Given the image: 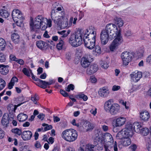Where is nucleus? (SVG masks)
<instances>
[{
    "instance_id": "28",
    "label": "nucleus",
    "mask_w": 151,
    "mask_h": 151,
    "mask_svg": "<svg viewBox=\"0 0 151 151\" xmlns=\"http://www.w3.org/2000/svg\"><path fill=\"white\" fill-rule=\"evenodd\" d=\"M11 38L15 44H18L19 42V36L17 33H14L12 34L11 36Z\"/></svg>"
},
{
    "instance_id": "1",
    "label": "nucleus",
    "mask_w": 151,
    "mask_h": 151,
    "mask_svg": "<svg viewBox=\"0 0 151 151\" xmlns=\"http://www.w3.org/2000/svg\"><path fill=\"white\" fill-rule=\"evenodd\" d=\"M109 46L111 51L117 49L123 42L121 36V30L118 29L117 26L115 24L109 23L107 24L105 28L101 31L100 37L101 44L104 45L108 42L109 39L111 40L116 37Z\"/></svg>"
},
{
    "instance_id": "58",
    "label": "nucleus",
    "mask_w": 151,
    "mask_h": 151,
    "mask_svg": "<svg viewBox=\"0 0 151 151\" xmlns=\"http://www.w3.org/2000/svg\"><path fill=\"white\" fill-rule=\"evenodd\" d=\"M114 150V151H118V149L117 146V142L116 141H115L114 145L113 146Z\"/></svg>"
},
{
    "instance_id": "39",
    "label": "nucleus",
    "mask_w": 151,
    "mask_h": 151,
    "mask_svg": "<svg viewBox=\"0 0 151 151\" xmlns=\"http://www.w3.org/2000/svg\"><path fill=\"white\" fill-rule=\"evenodd\" d=\"M59 42L57 44L56 47L58 50H60L62 49L63 46L64 45V42L62 39L60 38Z\"/></svg>"
},
{
    "instance_id": "30",
    "label": "nucleus",
    "mask_w": 151,
    "mask_h": 151,
    "mask_svg": "<svg viewBox=\"0 0 151 151\" xmlns=\"http://www.w3.org/2000/svg\"><path fill=\"white\" fill-rule=\"evenodd\" d=\"M114 20L115 24H116L119 28L122 26L124 24V21L122 19L116 17L114 19Z\"/></svg>"
},
{
    "instance_id": "46",
    "label": "nucleus",
    "mask_w": 151,
    "mask_h": 151,
    "mask_svg": "<svg viewBox=\"0 0 151 151\" xmlns=\"http://www.w3.org/2000/svg\"><path fill=\"white\" fill-rule=\"evenodd\" d=\"M15 112H9V114H7L8 115V118H11L13 119L15 116Z\"/></svg>"
},
{
    "instance_id": "60",
    "label": "nucleus",
    "mask_w": 151,
    "mask_h": 151,
    "mask_svg": "<svg viewBox=\"0 0 151 151\" xmlns=\"http://www.w3.org/2000/svg\"><path fill=\"white\" fill-rule=\"evenodd\" d=\"M45 116V115L42 113L40 114L37 116V117H38V118L39 119H41V120H43Z\"/></svg>"
},
{
    "instance_id": "9",
    "label": "nucleus",
    "mask_w": 151,
    "mask_h": 151,
    "mask_svg": "<svg viewBox=\"0 0 151 151\" xmlns=\"http://www.w3.org/2000/svg\"><path fill=\"white\" fill-rule=\"evenodd\" d=\"M127 127L128 130H130L131 133H130V135H132L134 131L139 132L142 127L140 124L138 122H135L133 124H129L126 125Z\"/></svg>"
},
{
    "instance_id": "36",
    "label": "nucleus",
    "mask_w": 151,
    "mask_h": 151,
    "mask_svg": "<svg viewBox=\"0 0 151 151\" xmlns=\"http://www.w3.org/2000/svg\"><path fill=\"white\" fill-rule=\"evenodd\" d=\"M6 46L5 40L2 38H0V50H4Z\"/></svg>"
},
{
    "instance_id": "24",
    "label": "nucleus",
    "mask_w": 151,
    "mask_h": 151,
    "mask_svg": "<svg viewBox=\"0 0 151 151\" xmlns=\"http://www.w3.org/2000/svg\"><path fill=\"white\" fill-rule=\"evenodd\" d=\"M7 114H4L1 121V123L4 127H7L9 124V120Z\"/></svg>"
},
{
    "instance_id": "35",
    "label": "nucleus",
    "mask_w": 151,
    "mask_h": 151,
    "mask_svg": "<svg viewBox=\"0 0 151 151\" xmlns=\"http://www.w3.org/2000/svg\"><path fill=\"white\" fill-rule=\"evenodd\" d=\"M0 14L1 17L3 18H6L8 17L9 15V14L7 10L2 9L0 11Z\"/></svg>"
},
{
    "instance_id": "18",
    "label": "nucleus",
    "mask_w": 151,
    "mask_h": 151,
    "mask_svg": "<svg viewBox=\"0 0 151 151\" xmlns=\"http://www.w3.org/2000/svg\"><path fill=\"white\" fill-rule=\"evenodd\" d=\"M140 118L144 121H147L150 117V114L148 112L146 111H142L140 113Z\"/></svg>"
},
{
    "instance_id": "4",
    "label": "nucleus",
    "mask_w": 151,
    "mask_h": 151,
    "mask_svg": "<svg viewBox=\"0 0 151 151\" xmlns=\"http://www.w3.org/2000/svg\"><path fill=\"white\" fill-rule=\"evenodd\" d=\"M83 30L81 28L76 29L75 33L72 34L70 36L69 43L73 47H76L80 46L83 42Z\"/></svg>"
},
{
    "instance_id": "5",
    "label": "nucleus",
    "mask_w": 151,
    "mask_h": 151,
    "mask_svg": "<svg viewBox=\"0 0 151 151\" xmlns=\"http://www.w3.org/2000/svg\"><path fill=\"white\" fill-rule=\"evenodd\" d=\"M112 99H109L105 102L104 104V109L106 112H109L112 115H115L120 111V106L116 103L112 104Z\"/></svg>"
},
{
    "instance_id": "17",
    "label": "nucleus",
    "mask_w": 151,
    "mask_h": 151,
    "mask_svg": "<svg viewBox=\"0 0 151 151\" xmlns=\"http://www.w3.org/2000/svg\"><path fill=\"white\" fill-rule=\"evenodd\" d=\"M132 80L134 82H136L139 81L142 77V73L140 72L137 73H134L130 75Z\"/></svg>"
},
{
    "instance_id": "19",
    "label": "nucleus",
    "mask_w": 151,
    "mask_h": 151,
    "mask_svg": "<svg viewBox=\"0 0 151 151\" xmlns=\"http://www.w3.org/2000/svg\"><path fill=\"white\" fill-rule=\"evenodd\" d=\"M83 127L87 131L93 129L94 127L93 124L87 121H82Z\"/></svg>"
},
{
    "instance_id": "51",
    "label": "nucleus",
    "mask_w": 151,
    "mask_h": 151,
    "mask_svg": "<svg viewBox=\"0 0 151 151\" xmlns=\"http://www.w3.org/2000/svg\"><path fill=\"white\" fill-rule=\"evenodd\" d=\"M137 148V146L135 144L132 145L129 147V148L132 151H135Z\"/></svg>"
},
{
    "instance_id": "13",
    "label": "nucleus",
    "mask_w": 151,
    "mask_h": 151,
    "mask_svg": "<svg viewBox=\"0 0 151 151\" xmlns=\"http://www.w3.org/2000/svg\"><path fill=\"white\" fill-rule=\"evenodd\" d=\"M95 137L94 138V144L96 145L99 143H101L103 142V139L101 137V132L97 129L95 131Z\"/></svg>"
},
{
    "instance_id": "29",
    "label": "nucleus",
    "mask_w": 151,
    "mask_h": 151,
    "mask_svg": "<svg viewBox=\"0 0 151 151\" xmlns=\"http://www.w3.org/2000/svg\"><path fill=\"white\" fill-rule=\"evenodd\" d=\"M28 118L27 115L23 113L19 114L17 116L18 120L20 122L25 121Z\"/></svg>"
},
{
    "instance_id": "48",
    "label": "nucleus",
    "mask_w": 151,
    "mask_h": 151,
    "mask_svg": "<svg viewBox=\"0 0 151 151\" xmlns=\"http://www.w3.org/2000/svg\"><path fill=\"white\" fill-rule=\"evenodd\" d=\"M95 51L96 52L100 54L101 53V51L100 47L98 45H96L95 47Z\"/></svg>"
},
{
    "instance_id": "41",
    "label": "nucleus",
    "mask_w": 151,
    "mask_h": 151,
    "mask_svg": "<svg viewBox=\"0 0 151 151\" xmlns=\"http://www.w3.org/2000/svg\"><path fill=\"white\" fill-rule=\"evenodd\" d=\"M6 82L2 79L0 78V90H1L5 86Z\"/></svg>"
},
{
    "instance_id": "25",
    "label": "nucleus",
    "mask_w": 151,
    "mask_h": 151,
    "mask_svg": "<svg viewBox=\"0 0 151 151\" xmlns=\"http://www.w3.org/2000/svg\"><path fill=\"white\" fill-rule=\"evenodd\" d=\"M109 93V91L106 89L104 87L100 88L99 91V95L101 97H106L107 96Z\"/></svg>"
},
{
    "instance_id": "22",
    "label": "nucleus",
    "mask_w": 151,
    "mask_h": 151,
    "mask_svg": "<svg viewBox=\"0 0 151 151\" xmlns=\"http://www.w3.org/2000/svg\"><path fill=\"white\" fill-rule=\"evenodd\" d=\"M90 60H89L88 58L83 57L81 60V64L82 66L84 68L88 67L90 64Z\"/></svg>"
},
{
    "instance_id": "21",
    "label": "nucleus",
    "mask_w": 151,
    "mask_h": 151,
    "mask_svg": "<svg viewBox=\"0 0 151 151\" xmlns=\"http://www.w3.org/2000/svg\"><path fill=\"white\" fill-rule=\"evenodd\" d=\"M126 121V119L124 117H120L117 118L116 120L115 126L116 127H120L124 124Z\"/></svg>"
},
{
    "instance_id": "16",
    "label": "nucleus",
    "mask_w": 151,
    "mask_h": 151,
    "mask_svg": "<svg viewBox=\"0 0 151 151\" xmlns=\"http://www.w3.org/2000/svg\"><path fill=\"white\" fill-rule=\"evenodd\" d=\"M32 135V133L30 131H23L22 134V138L24 141L29 140L31 138Z\"/></svg>"
},
{
    "instance_id": "14",
    "label": "nucleus",
    "mask_w": 151,
    "mask_h": 151,
    "mask_svg": "<svg viewBox=\"0 0 151 151\" xmlns=\"http://www.w3.org/2000/svg\"><path fill=\"white\" fill-rule=\"evenodd\" d=\"M98 66L96 64H93L89 66H88L86 71V73L91 75L96 73L98 70Z\"/></svg>"
},
{
    "instance_id": "33",
    "label": "nucleus",
    "mask_w": 151,
    "mask_h": 151,
    "mask_svg": "<svg viewBox=\"0 0 151 151\" xmlns=\"http://www.w3.org/2000/svg\"><path fill=\"white\" fill-rule=\"evenodd\" d=\"M131 142V140L129 138L126 137L122 140V143L124 146H127L129 145Z\"/></svg>"
},
{
    "instance_id": "10",
    "label": "nucleus",
    "mask_w": 151,
    "mask_h": 151,
    "mask_svg": "<svg viewBox=\"0 0 151 151\" xmlns=\"http://www.w3.org/2000/svg\"><path fill=\"white\" fill-rule=\"evenodd\" d=\"M12 18L15 22H22L24 19V17L19 10L18 9L14 10L12 13Z\"/></svg>"
},
{
    "instance_id": "31",
    "label": "nucleus",
    "mask_w": 151,
    "mask_h": 151,
    "mask_svg": "<svg viewBox=\"0 0 151 151\" xmlns=\"http://www.w3.org/2000/svg\"><path fill=\"white\" fill-rule=\"evenodd\" d=\"M70 31L69 30H63L61 31H58V33L61 35V38H65L67 37L68 35L70 33Z\"/></svg>"
},
{
    "instance_id": "2",
    "label": "nucleus",
    "mask_w": 151,
    "mask_h": 151,
    "mask_svg": "<svg viewBox=\"0 0 151 151\" xmlns=\"http://www.w3.org/2000/svg\"><path fill=\"white\" fill-rule=\"evenodd\" d=\"M47 19L44 18L41 15H38L35 19L34 21L32 18L30 19L29 22L30 29L31 31H35V29H39L41 28V30H45L47 28V24L45 21Z\"/></svg>"
},
{
    "instance_id": "44",
    "label": "nucleus",
    "mask_w": 151,
    "mask_h": 151,
    "mask_svg": "<svg viewBox=\"0 0 151 151\" xmlns=\"http://www.w3.org/2000/svg\"><path fill=\"white\" fill-rule=\"evenodd\" d=\"M101 66L105 69H106L109 67L108 63L107 61H105L101 63Z\"/></svg>"
},
{
    "instance_id": "53",
    "label": "nucleus",
    "mask_w": 151,
    "mask_h": 151,
    "mask_svg": "<svg viewBox=\"0 0 151 151\" xmlns=\"http://www.w3.org/2000/svg\"><path fill=\"white\" fill-rule=\"evenodd\" d=\"M5 135L4 132L0 128V138L2 139L3 138Z\"/></svg>"
},
{
    "instance_id": "20",
    "label": "nucleus",
    "mask_w": 151,
    "mask_h": 151,
    "mask_svg": "<svg viewBox=\"0 0 151 151\" xmlns=\"http://www.w3.org/2000/svg\"><path fill=\"white\" fill-rule=\"evenodd\" d=\"M95 146L93 145H87L85 147L83 146L80 147L79 150L80 151H94Z\"/></svg>"
},
{
    "instance_id": "63",
    "label": "nucleus",
    "mask_w": 151,
    "mask_h": 151,
    "mask_svg": "<svg viewBox=\"0 0 151 151\" xmlns=\"http://www.w3.org/2000/svg\"><path fill=\"white\" fill-rule=\"evenodd\" d=\"M35 146L37 148H39L41 147L40 143L38 141L36 142Z\"/></svg>"
},
{
    "instance_id": "50",
    "label": "nucleus",
    "mask_w": 151,
    "mask_h": 151,
    "mask_svg": "<svg viewBox=\"0 0 151 151\" xmlns=\"http://www.w3.org/2000/svg\"><path fill=\"white\" fill-rule=\"evenodd\" d=\"M132 35V33L130 30H127L125 33V36L127 37L131 36Z\"/></svg>"
},
{
    "instance_id": "6",
    "label": "nucleus",
    "mask_w": 151,
    "mask_h": 151,
    "mask_svg": "<svg viewBox=\"0 0 151 151\" xmlns=\"http://www.w3.org/2000/svg\"><path fill=\"white\" fill-rule=\"evenodd\" d=\"M61 136L66 141L73 142L77 139L78 135L76 130L71 129H66L63 131Z\"/></svg>"
},
{
    "instance_id": "61",
    "label": "nucleus",
    "mask_w": 151,
    "mask_h": 151,
    "mask_svg": "<svg viewBox=\"0 0 151 151\" xmlns=\"http://www.w3.org/2000/svg\"><path fill=\"white\" fill-rule=\"evenodd\" d=\"M53 120L55 122H59L60 120V119L57 116H53Z\"/></svg>"
},
{
    "instance_id": "34",
    "label": "nucleus",
    "mask_w": 151,
    "mask_h": 151,
    "mask_svg": "<svg viewBox=\"0 0 151 151\" xmlns=\"http://www.w3.org/2000/svg\"><path fill=\"white\" fill-rule=\"evenodd\" d=\"M143 136L147 135L149 133V130L146 127L142 128L139 132Z\"/></svg>"
},
{
    "instance_id": "15",
    "label": "nucleus",
    "mask_w": 151,
    "mask_h": 151,
    "mask_svg": "<svg viewBox=\"0 0 151 151\" xmlns=\"http://www.w3.org/2000/svg\"><path fill=\"white\" fill-rule=\"evenodd\" d=\"M103 140L104 142H108L113 144L114 143V139L112 135L107 132L105 133L102 136Z\"/></svg>"
},
{
    "instance_id": "42",
    "label": "nucleus",
    "mask_w": 151,
    "mask_h": 151,
    "mask_svg": "<svg viewBox=\"0 0 151 151\" xmlns=\"http://www.w3.org/2000/svg\"><path fill=\"white\" fill-rule=\"evenodd\" d=\"M42 126L43 127H45L44 128V130L45 131L49 130L52 129V125L48 124L43 123L42 124Z\"/></svg>"
},
{
    "instance_id": "40",
    "label": "nucleus",
    "mask_w": 151,
    "mask_h": 151,
    "mask_svg": "<svg viewBox=\"0 0 151 151\" xmlns=\"http://www.w3.org/2000/svg\"><path fill=\"white\" fill-rule=\"evenodd\" d=\"M12 132L17 134L19 135H22V132L21 130L17 128H15L12 129Z\"/></svg>"
},
{
    "instance_id": "3",
    "label": "nucleus",
    "mask_w": 151,
    "mask_h": 151,
    "mask_svg": "<svg viewBox=\"0 0 151 151\" xmlns=\"http://www.w3.org/2000/svg\"><path fill=\"white\" fill-rule=\"evenodd\" d=\"M47 19L44 18L41 15H38L35 19L34 21L32 18L30 19L29 22L30 29L31 31H35V29H39L41 28V30H45L47 28V24L45 21Z\"/></svg>"
},
{
    "instance_id": "38",
    "label": "nucleus",
    "mask_w": 151,
    "mask_h": 151,
    "mask_svg": "<svg viewBox=\"0 0 151 151\" xmlns=\"http://www.w3.org/2000/svg\"><path fill=\"white\" fill-rule=\"evenodd\" d=\"M38 80H39L38 82L40 83V85H39V86L44 89L45 88L47 87L46 81L40 79Z\"/></svg>"
},
{
    "instance_id": "55",
    "label": "nucleus",
    "mask_w": 151,
    "mask_h": 151,
    "mask_svg": "<svg viewBox=\"0 0 151 151\" xmlns=\"http://www.w3.org/2000/svg\"><path fill=\"white\" fill-rule=\"evenodd\" d=\"M18 79L16 77H14L11 79L10 82L14 84L15 82H17Z\"/></svg>"
},
{
    "instance_id": "49",
    "label": "nucleus",
    "mask_w": 151,
    "mask_h": 151,
    "mask_svg": "<svg viewBox=\"0 0 151 151\" xmlns=\"http://www.w3.org/2000/svg\"><path fill=\"white\" fill-rule=\"evenodd\" d=\"M60 93L65 97H67L68 96V93L66 92L65 91L61 89L60 90Z\"/></svg>"
},
{
    "instance_id": "45",
    "label": "nucleus",
    "mask_w": 151,
    "mask_h": 151,
    "mask_svg": "<svg viewBox=\"0 0 151 151\" xmlns=\"http://www.w3.org/2000/svg\"><path fill=\"white\" fill-rule=\"evenodd\" d=\"M74 88V86L72 84H71L68 86L67 88L66 89V90L68 92H69L70 91V90H73Z\"/></svg>"
},
{
    "instance_id": "54",
    "label": "nucleus",
    "mask_w": 151,
    "mask_h": 151,
    "mask_svg": "<svg viewBox=\"0 0 151 151\" xmlns=\"http://www.w3.org/2000/svg\"><path fill=\"white\" fill-rule=\"evenodd\" d=\"M9 58L11 60L15 61L17 59L16 58V56L14 55L13 54L10 55L9 56Z\"/></svg>"
},
{
    "instance_id": "56",
    "label": "nucleus",
    "mask_w": 151,
    "mask_h": 151,
    "mask_svg": "<svg viewBox=\"0 0 151 151\" xmlns=\"http://www.w3.org/2000/svg\"><path fill=\"white\" fill-rule=\"evenodd\" d=\"M16 61L21 65H23L24 63V62L23 60L22 59H17Z\"/></svg>"
},
{
    "instance_id": "62",
    "label": "nucleus",
    "mask_w": 151,
    "mask_h": 151,
    "mask_svg": "<svg viewBox=\"0 0 151 151\" xmlns=\"http://www.w3.org/2000/svg\"><path fill=\"white\" fill-rule=\"evenodd\" d=\"M46 22H47V26L48 25L49 27H50L52 26V20L51 19H47V20Z\"/></svg>"
},
{
    "instance_id": "59",
    "label": "nucleus",
    "mask_w": 151,
    "mask_h": 151,
    "mask_svg": "<svg viewBox=\"0 0 151 151\" xmlns=\"http://www.w3.org/2000/svg\"><path fill=\"white\" fill-rule=\"evenodd\" d=\"M101 128L104 132H106L108 130V127L106 125H102Z\"/></svg>"
},
{
    "instance_id": "27",
    "label": "nucleus",
    "mask_w": 151,
    "mask_h": 151,
    "mask_svg": "<svg viewBox=\"0 0 151 151\" xmlns=\"http://www.w3.org/2000/svg\"><path fill=\"white\" fill-rule=\"evenodd\" d=\"M36 45L38 48L42 49L47 48L46 46H47L48 44L47 42L40 40L36 42Z\"/></svg>"
},
{
    "instance_id": "32",
    "label": "nucleus",
    "mask_w": 151,
    "mask_h": 151,
    "mask_svg": "<svg viewBox=\"0 0 151 151\" xmlns=\"http://www.w3.org/2000/svg\"><path fill=\"white\" fill-rule=\"evenodd\" d=\"M114 143L112 144L109 142H106L104 145L105 151H110L112 149Z\"/></svg>"
},
{
    "instance_id": "37",
    "label": "nucleus",
    "mask_w": 151,
    "mask_h": 151,
    "mask_svg": "<svg viewBox=\"0 0 151 151\" xmlns=\"http://www.w3.org/2000/svg\"><path fill=\"white\" fill-rule=\"evenodd\" d=\"M76 97L77 99H82L84 101H87L88 99V97L86 95L81 93L77 95Z\"/></svg>"
},
{
    "instance_id": "52",
    "label": "nucleus",
    "mask_w": 151,
    "mask_h": 151,
    "mask_svg": "<svg viewBox=\"0 0 151 151\" xmlns=\"http://www.w3.org/2000/svg\"><path fill=\"white\" fill-rule=\"evenodd\" d=\"M120 88V87L119 86L114 85L112 87V90L114 91H117Z\"/></svg>"
},
{
    "instance_id": "43",
    "label": "nucleus",
    "mask_w": 151,
    "mask_h": 151,
    "mask_svg": "<svg viewBox=\"0 0 151 151\" xmlns=\"http://www.w3.org/2000/svg\"><path fill=\"white\" fill-rule=\"evenodd\" d=\"M68 22L67 20H66L65 21H64L62 23V22H61V25H59L58 26L60 27V28H65L68 27Z\"/></svg>"
},
{
    "instance_id": "8",
    "label": "nucleus",
    "mask_w": 151,
    "mask_h": 151,
    "mask_svg": "<svg viewBox=\"0 0 151 151\" xmlns=\"http://www.w3.org/2000/svg\"><path fill=\"white\" fill-rule=\"evenodd\" d=\"M89 35H86V34H85L83 37V41L85 46L90 49H92L95 45L96 37L94 36L91 39H89Z\"/></svg>"
},
{
    "instance_id": "23",
    "label": "nucleus",
    "mask_w": 151,
    "mask_h": 151,
    "mask_svg": "<svg viewBox=\"0 0 151 151\" xmlns=\"http://www.w3.org/2000/svg\"><path fill=\"white\" fill-rule=\"evenodd\" d=\"M8 65H0V73L2 75H6L9 72Z\"/></svg>"
},
{
    "instance_id": "11",
    "label": "nucleus",
    "mask_w": 151,
    "mask_h": 151,
    "mask_svg": "<svg viewBox=\"0 0 151 151\" xmlns=\"http://www.w3.org/2000/svg\"><path fill=\"white\" fill-rule=\"evenodd\" d=\"M131 133L130 130H128V129L126 127L124 129H122L121 131L119 132L116 135V138L118 139H122L126 137V136L131 137L130 133Z\"/></svg>"
},
{
    "instance_id": "64",
    "label": "nucleus",
    "mask_w": 151,
    "mask_h": 151,
    "mask_svg": "<svg viewBox=\"0 0 151 151\" xmlns=\"http://www.w3.org/2000/svg\"><path fill=\"white\" fill-rule=\"evenodd\" d=\"M71 53L70 52H67L66 54V58L68 60H69L71 58Z\"/></svg>"
},
{
    "instance_id": "26",
    "label": "nucleus",
    "mask_w": 151,
    "mask_h": 151,
    "mask_svg": "<svg viewBox=\"0 0 151 151\" xmlns=\"http://www.w3.org/2000/svg\"><path fill=\"white\" fill-rule=\"evenodd\" d=\"M24 102H25L19 104L17 105H14L12 104H9L7 107V109L9 111V112H15V110L17 109V108L20 106Z\"/></svg>"
},
{
    "instance_id": "47",
    "label": "nucleus",
    "mask_w": 151,
    "mask_h": 151,
    "mask_svg": "<svg viewBox=\"0 0 151 151\" xmlns=\"http://www.w3.org/2000/svg\"><path fill=\"white\" fill-rule=\"evenodd\" d=\"M22 72L24 74L28 76H30L29 71L26 68H24L22 70Z\"/></svg>"
},
{
    "instance_id": "12",
    "label": "nucleus",
    "mask_w": 151,
    "mask_h": 151,
    "mask_svg": "<svg viewBox=\"0 0 151 151\" xmlns=\"http://www.w3.org/2000/svg\"><path fill=\"white\" fill-rule=\"evenodd\" d=\"M121 57L124 65H127L132 60V54L127 51L124 52L122 53Z\"/></svg>"
},
{
    "instance_id": "7",
    "label": "nucleus",
    "mask_w": 151,
    "mask_h": 151,
    "mask_svg": "<svg viewBox=\"0 0 151 151\" xmlns=\"http://www.w3.org/2000/svg\"><path fill=\"white\" fill-rule=\"evenodd\" d=\"M50 16L55 24L58 26L61 25V22H62V20L64 18V14L63 12L61 13L59 12H55V10L54 9H52Z\"/></svg>"
},
{
    "instance_id": "57",
    "label": "nucleus",
    "mask_w": 151,
    "mask_h": 151,
    "mask_svg": "<svg viewBox=\"0 0 151 151\" xmlns=\"http://www.w3.org/2000/svg\"><path fill=\"white\" fill-rule=\"evenodd\" d=\"M146 61L149 64H151V55L147 57L146 59Z\"/></svg>"
}]
</instances>
